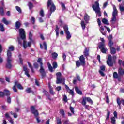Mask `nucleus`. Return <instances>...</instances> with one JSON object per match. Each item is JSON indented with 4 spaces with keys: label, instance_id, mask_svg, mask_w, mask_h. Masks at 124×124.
Wrapping results in <instances>:
<instances>
[{
    "label": "nucleus",
    "instance_id": "nucleus-48",
    "mask_svg": "<svg viewBox=\"0 0 124 124\" xmlns=\"http://www.w3.org/2000/svg\"><path fill=\"white\" fill-rule=\"evenodd\" d=\"M111 121L112 124H116V119L115 117H112L111 118Z\"/></svg>",
    "mask_w": 124,
    "mask_h": 124
},
{
    "label": "nucleus",
    "instance_id": "nucleus-17",
    "mask_svg": "<svg viewBox=\"0 0 124 124\" xmlns=\"http://www.w3.org/2000/svg\"><path fill=\"white\" fill-rule=\"evenodd\" d=\"M113 8L112 16L117 17V16H118V10H117L116 6L115 5H113Z\"/></svg>",
    "mask_w": 124,
    "mask_h": 124
},
{
    "label": "nucleus",
    "instance_id": "nucleus-63",
    "mask_svg": "<svg viewBox=\"0 0 124 124\" xmlns=\"http://www.w3.org/2000/svg\"><path fill=\"white\" fill-rule=\"evenodd\" d=\"M4 92H0V97H3L4 96Z\"/></svg>",
    "mask_w": 124,
    "mask_h": 124
},
{
    "label": "nucleus",
    "instance_id": "nucleus-62",
    "mask_svg": "<svg viewBox=\"0 0 124 124\" xmlns=\"http://www.w3.org/2000/svg\"><path fill=\"white\" fill-rule=\"evenodd\" d=\"M63 124H70V122H69V120H66L63 122Z\"/></svg>",
    "mask_w": 124,
    "mask_h": 124
},
{
    "label": "nucleus",
    "instance_id": "nucleus-15",
    "mask_svg": "<svg viewBox=\"0 0 124 124\" xmlns=\"http://www.w3.org/2000/svg\"><path fill=\"white\" fill-rule=\"evenodd\" d=\"M1 5L0 7V14L1 16H3L4 15V11L3 10V8L4 7V3L3 2H1Z\"/></svg>",
    "mask_w": 124,
    "mask_h": 124
},
{
    "label": "nucleus",
    "instance_id": "nucleus-51",
    "mask_svg": "<svg viewBox=\"0 0 124 124\" xmlns=\"http://www.w3.org/2000/svg\"><path fill=\"white\" fill-rule=\"evenodd\" d=\"M37 62L40 63V66H41V65H43V64L42 63V59H41V58H39Z\"/></svg>",
    "mask_w": 124,
    "mask_h": 124
},
{
    "label": "nucleus",
    "instance_id": "nucleus-20",
    "mask_svg": "<svg viewBox=\"0 0 124 124\" xmlns=\"http://www.w3.org/2000/svg\"><path fill=\"white\" fill-rule=\"evenodd\" d=\"M117 103L119 106H121V103L124 106V100H120V98H117Z\"/></svg>",
    "mask_w": 124,
    "mask_h": 124
},
{
    "label": "nucleus",
    "instance_id": "nucleus-57",
    "mask_svg": "<svg viewBox=\"0 0 124 124\" xmlns=\"http://www.w3.org/2000/svg\"><path fill=\"white\" fill-rule=\"evenodd\" d=\"M63 100L65 102H67V97L66 96V95H63Z\"/></svg>",
    "mask_w": 124,
    "mask_h": 124
},
{
    "label": "nucleus",
    "instance_id": "nucleus-54",
    "mask_svg": "<svg viewBox=\"0 0 124 124\" xmlns=\"http://www.w3.org/2000/svg\"><path fill=\"white\" fill-rule=\"evenodd\" d=\"M26 92L28 93H31V88H27L26 90Z\"/></svg>",
    "mask_w": 124,
    "mask_h": 124
},
{
    "label": "nucleus",
    "instance_id": "nucleus-22",
    "mask_svg": "<svg viewBox=\"0 0 124 124\" xmlns=\"http://www.w3.org/2000/svg\"><path fill=\"white\" fill-rule=\"evenodd\" d=\"M119 9L121 11V12H124V2H122V3L121 4H119Z\"/></svg>",
    "mask_w": 124,
    "mask_h": 124
},
{
    "label": "nucleus",
    "instance_id": "nucleus-49",
    "mask_svg": "<svg viewBox=\"0 0 124 124\" xmlns=\"http://www.w3.org/2000/svg\"><path fill=\"white\" fill-rule=\"evenodd\" d=\"M114 45V42L113 41H109L108 46H109L110 48L112 47V46Z\"/></svg>",
    "mask_w": 124,
    "mask_h": 124
},
{
    "label": "nucleus",
    "instance_id": "nucleus-41",
    "mask_svg": "<svg viewBox=\"0 0 124 124\" xmlns=\"http://www.w3.org/2000/svg\"><path fill=\"white\" fill-rule=\"evenodd\" d=\"M0 31L2 32L4 31V26H3V24L1 23H0Z\"/></svg>",
    "mask_w": 124,
    "mask_h": 124
},
{
    "label": "nucleus",
    "instance_id": "nucleus-29",
    "mask_svg": "<svg viewBox=\"0 0 124 124\" xmlns=\"http://www.w3.org/2000/svg\"><path fill=\"white\" fill-rule=\"evenodd\" d=\"M116 17V16H112V17L111 20V23L113 24H115V23H116V21H117V18Z\"/></svg>",
    "mask_w": 124,
    "mask_h": 124
},
{
    "label": "nucleus",
    "instance_id": "nucleus-47",
    "mask_svg": "<svg viewBox=\"0 0 124 124\" xmlns=\"http://www.w3.org/2000/svg\"><path fill=\"white\" fill-rule=\"evenodd\" d=\"M19 61L20 63L21 64H23V59H22V56H21V54H19Z\"/></svg>",
    "mask_w": 124,
    "mask_h": 124
},
{
    "label": "nucleus",
    "instance_id": "nucleus-32",
    "mask_svg": "<svg viewBox=\"0 0 124 124\" xmlns=\"http://www.w3.org/2000/svg\"><path fill=\"white\" fill-rule=\"evenodd\" d=\"M81 65H82V64L80 62V61H76V66H77V67H80Z\"/></svg>",
    "mask_w": 124,
    "mask_h": 124
},
{
    "label": "nucleus",
    "instance_id": "nucleus-39",
    "mask_svg": "<svg viewBox=\"0 0 124 124\" xmlns=\"http://www.w3.org/2000/svg\"><path fill=\"white\" fill-rule=\"evenodd\" d=\"M59 30H60V29H59V27L58 26V25H56V28H55V31H56L57 36H59Z\"/></svg>",
    "mask_w": 124,
    "mask_h": 124
},
{
    "label": "nucleus",
    "instance_id": "nucleus-23",
    "mask_svg": "<svg viewBox=\"0 0 124 124\" xmlns=\"http://www.w3.org/2000/svg\"><path fill=\"white\" fill-rule=\"evenodd\" d=\"M48 87L49 88V92L51 94L54 95V94H55V92L53 91V88H52V86H51V83H48Z\"/></svg>",
    "mask_w": 124,
    "mask_h": 124
},
{
    "label": "nucleus",
    "instance_id": "nucleus-2",
    "mask_svg": "<svg viewBox=\"0 0 124 124\" xmlns=\"http://www.w3.org/2000/svg\"><path fill=\"white\" fill-rule=\"evenodd\" d=\"M92 8L95 11L96 15L98 17H101V12L100 11V8L99 7V3L98 1L95 2V4L92 5Z\"/></svg>",
    "mask_w": 124,
    "mask_h": 124
},
{
    "label": "nucleus",
    "instance_id": "nucleus-25",
    "mask_svg": "<svg viewBox=\"0 0 124 124\" xmlns=\"http://www.w3.org/2000/svg\"><path fill=\"white\" fill-rule=\"evenodd\" d=\"M100 31L102 33L103 35H106V31H104V28H103V26H101L100 27Z\"/></svg>",
    "mask_w": 124,
    "mask_h": 124
},
{
    "label": "nucleus",
    "instance_id": "nucleus-26",
    "mask_svg": "<svg viewBox=\"0 0 124 124\" xmlns=\"http://www.w3.org/2000/svg\"><path fill=\"white\" fill-rule=\"evenodd\" d=\"M4 95H6V96H9L10 95V92L7 89H5L4 91Z\"/></svg>",
    "mask_w": 124,
    "mask_h": 124
},
{
    "label": "nucleus",
    "instance_id": "nucleus-8",
    "mask_svg": "<svg viewBox=\"0 0 124 124\" xmlns=\"http://www.w3.org/2000/svg\"><path fill=\"white\" fill-rule=\"evenodd\" d=\"M14 51V46L11 45L8 46V49L7 51V55L8 57L11 58V56L12 53L11 52H13Z\"/></svg>",
    "mask_w": 124,
    "mask_h": 124
},
{
    "label": "nucleus",
    "instance_id": "nucleus-16",
    "mask_svg": "<svg viewBox=\"0 0 124 124\" xmlns=\"http://www.w3.org/2000/svg\"><path fill=\"white\" fill-rule=\"evenodd\" d=\"M5 117L7 118V120H8V121L11 123V124H14V122L13 121V119L10 117L8 113H6Z\"/></svg>",
    "mask_w": 124,
    "mask_h": 124
},
{
    "label": "nucleus",
    "instance_id": "nucleus-18",
    "mask_svg": "<svg viewBox=\"0 0 124 124\" xmlns=\"http://www.w3.org/2000/svg\"><path fill=\"white\" fill-rule=\"evenodd\" d=\"M65 88L66 90H67V91L69 92L70 94H71V95H73V94L74 93V92H73L72 90H70L69 89V87L68 86H67V85H65Z\"/></svg>",
    "mask_w": 124,
    "mask_h": 124
},
{
    "label": "nucleus",
    "instance_id": "nucleus-9",
    "mask_svg": "<svg viewBox=\"0 0 124 124\" xmlns=\"http://www.w3.org/2000/svg\"><path fill=\"white\" fill-rule=\"evenodd\" d=\"M99 48L100 49L102 53L103 54H106L107 48L105 47V44H104V43H101L99 46Z\"/></svg>",
    "mask_w": 124,
    "mask_h": 124
},
{
    "label": "nucleus",
    "instance_id": "nucleus-38",
    "mask_svg": "<svg viewBox=\"0 0 124 124\" xmlns=\"http://www.w3.org/2000/svg\"><path fill=\"white\" fill-rule=\"evenodd\" d=\"M52 57L53 59H57L58 58V53L53 52L52 53Z\"/></svg>",
    "mask_w": 124,
    "mask_h": 124
},
{
    "label": "nucleus",
    "instance_id": "nucleus-64",
    "mask_svg": "<svg viewBox=\"0 0 124 124\" xmlns=\"http://www.w3.org/2000/svg\"><path fill=\"white\" fill-rule=\"evenodd\" d=\"M34 67L35 68H38V64L36 62L33 64Z\"/></svg>",
    "mask_w": 124,
    "mask_h": 124
},
{
    "label": "nucleus",
    "instance_id": "nucleus-44",
    "mask_svg": "<svg viewBox=\"0 0 124 124\" xmlns=\"http://www.w3.org/2000/svg\"><path fill=\"white\" fill-rule=\"evenodd\" d=\"M2 22H3V23H4V24H5V25H8V24H9V22H8V21L6 20V19H5V18H3Z\"/></svg>",
    "mask_w": 124,
    "mask_h": 124
},
{
    "label": "nucleus",
    "instance_id": "nucleus-35",
    "mask_svg": "<svg viewBox=\"0 0 124 124\" xmlns=\"http://www.w3.org/2000/svg\"><path fill=\"white\" fill-rule=\"evenodd\" d=\"M28 6H29V8L30 10L32 9L33 7V4H32V3L31 2H28Z\"/></svg>",
    "mask_w": 124,
    "mask_h": 124
},
{
    "label": "nucleus",
    "instance_id": "nucleus-55",
    "mask_svg": "<svg viewBox=\"0 0 124 124\" xmlns=\"http://www.w3.org/2000/svg\"><path fill=\"white\" fill-rule=\"evenodd\" d=\"M43 46L44 47L45 50H47V43H46V42H44Z\"/></svg>",
    "mask_w": 124,
    "mask_h": 124
},
{
    "label": "nucleus",
    "instance_id": "nucleus-13",
    "mask_svg": "<svg viewBox=\"0 0 124 124\" xmlns=\"http://www.w3.org/2000/svg\"><path fill=\"white\" fill-rule=\"evenodd\" d=\"M79 62L81 63V65L82 66H85V64H86V61H85V57L84 55H81L80 57H79Z\"/></svg>",
    "mask_w": 124,
    "mask_h": 124
},
{
    "label": "nucleus",
    "instance_id": "nucleus-60",
    "mask_svg": "<svg viewBox=\"0 0 124 124\" xmlns=\"http://www.w3.org/2000/svg\"><path fill=\"white\" fill-rule=\"evenodd\" d=\"M61 6L62 7V10H65V5H64V3H61Z\"/></svg>",
    "mask_w": 124,
    "mask_h": 124
},
{
    "label": "nucleus",
    "instance_id": "nucleus-34",
    "mask_svg": "<svg viewBox=\"0 0 124 124\" xmlns=\"http://www.w3.org/2000/svg\"><path fill=\"white\" fill-rule=\"evenodd\" d=\"M16 86H17L18 89H19V90H23L24 88H23V86H22V85H21L20 84H17V82H16Z\"/></svg>",
    "mask_w": 124,
    "mask_h": 124
},
{
    "label": "nucleus",
    "instance_id": "nucleus-10",
    "mask_svg": "<svg viewBox=\"0 0 124 124\" xmlns=\"http://www.w3.org/2000/svg\"><path fill=\"white\" fill-rule=\"evenodd\" d=\"M49 7H50V10L48 12V18H50V16H51L52 13L54 12L56 10V6H55V4L50 6Z\"/></svg>",
    "mask_w": 124,
    "mask_h": 124
},
{
    "label": "nucleus",
    "instance_id": "nucleus-40",
    "mask_svg": "<svg viewBox=\"0 0 124 124\" xmlns=\"http://www.w3.org/2000/svg\"><path fill=\"white\" fill-rule=\"evenodd\" d=\"M28 65L30 67V68H31V72H32V73H33V72H34V70H33V68L32 67V66H31V63H30V62H27Z\"/></svg>",
    "mask_w": 124,
    "mask_h": 124
},
{
    "label": "nucleus",
    "instance_id": "nucleus-59",
    "mask_svg": "<svg viewBox=\"0 0 124 124\" xmlns=\"http://www.w3.org/2000/svg\"><path fill=\"white\" fill-rule=\"evenodd\" d=\"M109 118H110V111H108L106 120H108L109 119Z\"/></svg>",
    "mask_w": 124,
    "mask_h": 124
},
{
    "label": "nucleus",
    "instance_id": "nucleus-12",
    "mask_svg": "<svg viewBox=\"0 0 124 124\" xmlns=\"http://www.w3.org/2000/svg\"><path fill=\"white\" fill-rule=\"evenodd\" d=\"M11 57H7V63L6 64V67L7 68H9L10 69L12 67V65H11Z\"/></svg>",
    "mask_w": 124,
    "mask_h": 124
},
{
    "label": "nucleus",
    "instance_id": "nucleus-7",
    "mask_svg": "<svg viewBox=\"0 0 124 124\" xmlns=\"http://www.w3.org/2000/svg\"><path fill=\"white\" fill-rule=\"evenodd\" d=\"M47 65L49 71L50 72H54V69H56V68L58 67V63L56 62H53L52 63L53 67L50 63H48Z\"/></svg>",
    "mask_w": 124,
    "mask_h": 124
},
{
    "label": "nucleus",
    "instance_id": "nucleus-28",
    "mask_svg": "<svg viewBox=\"0 0 124 124\" xmlns=\"http://www.w3.org/2000/svg\"><path fill=\"white\" fill-rule=\"evenodd\" d=\"M110 53L112 55H115L116 54V48L113 47H110Z\"/></svg>",
    "mask_w": 124,
    "mask_h": 124
},
{
    "label": "nucleus",
    "instance_id": "nucleus-19",
    "mask_svg": "<svg viewBox=\"0 0 124 124\" xmlns=\"http://www.w3.org/2000/svg\"><path fill=\"white\" fill-rule=\"evenodd\" d=\"M23 70H24V71H25V75H26L27 76V77H30V73H29V69H28L27 66H24L23 67Z\"/></svg>",
    "mask_w": 124,
    "mask_h": 124
},
{
    "label": "nucleus",
    "instance_id": "nucleus-58",
    "mask_svg": "<svg viewBox=\"0 0 124 124\" xmlns=\"http://www.w3.org/2000/svg\"><path fill=\"white\" fill-rule=\"evenodd\" d=\"M7 102H8V103H11V98H10V97L8 96L7 98Z\"/></svg>",
    "mask_w": 124,
    "mask_h": 124
},
{
    "label": "nucleus",
    "instance_id": "nucleus-5",
    "mask_svg": "<svg viewBox=\"0 0 124 124\" xmlns=\"http://www.w3.org/2000/svg\"><path fill=\"white\" fill-rule=\"evenodd\" d=\"M31 112H32L36 118L37 123H40V120H39V117H38V111L37 110H35V108H34V106H33L31 107Z\"/></svg>",
    "mask_w": 124,
    "mask_h": 124
},
{
    "label": "nucleus",
    "instance_id": "nucleus-37",
    "mask_svg": "<svg viewBox=\"0 0 124 124\" xmlns=\"http://www.w3.org/2000/svg\"><path fill=\"white\" fill-rule=\"evenodd\" d=\"M85 98L87 101L88 102H89V103H91L92 104L93 103V100H91V98L85 97Z\"/></svg>",
    "mask_w": 124,
    "mask_h": 124
},
{
    "label": "nucleus",
    "instance_id": "nucleus-4",
    "mask_svg": "<svg viewBox=\"0 0 124 124\" xmlns=\"http://www.w3.org/2000/svg\"><path fill=\"white\" fill-rule=\"evenodd\" d=\"M56 83L57 84H62V82L64 80V78H62V73L58 72L56 74Z\"/></svg>",
    "mask_w": 124,
    "mask_h": 124
},
{
    "label": "nucleus",
    "instance_id": "nucleus-45",
    "mask_svg": "<svg viewBox=\"0 0 124 124\" xmlns=\"http://www.w3.org/2000/svg\"><path fill=\"white\" fill-rule=\"evenodd\" d=\"M84 55L85 57H88V56H89V51L87 48H85V51L84 52Z\"/></svg>",
    "mask_w": 124,
    "mask_h": 124
},
{
    "label": "nucleus",
    "instance_id": "nucleus-24",
    "mask_svg": "<svg viewBox=\"0 0 124 124\" xmlns=\"http://www.w3.org/2000/svg\"><path fill=\"white\" fill-rule=\"evenodd\" d=\"M84 20L87 23H89V21H90V16L87 14H85Z\"/></svg>",
    "mask_w": 124,
    "mask_h": 124
},
{
    "label": "nucleus",
    "instance_id": "nucleus-33",
    "mask_svg": "<svg viewBox=\"0 0 124 124\" xmlns=\"http://www.w3.org/2000/svg\"><path fill=\"white\" fill-rule=\"evenodd\" d=\"M102 22L105 25H109V22H108V20L107 19H106V18H103L102 20Z\"/></svg>",
    "mask_w": 124,
    "mask_h": 124
},
{
    "label": "nucleus",
    "instance_id": "nucleus-3",
    "mask_svg": "<svg viewBox=\"0 0 124 124\" xmlns=\"http://www.w3.org/2000/svg\"><path fill=\"white\" fill-rule=\"evenodd\" d=\"M124 74V69L123 70L122 68H120L118 70V73L114 72L113 74V76L114 79H118L119 77L121 76H123Z\"/></svg>",
    "mask_w": 124,
    "mask_h": 124
},
{
    "label": "nucleus",
    "instance_id": "nucleus-27",
    "mask_svg": "<svg viewBox=\"0 0 124 124\" xmlns=\"http://www.w3.org/2000/svg\"><path fill=\"white\" fill-rule=\"evenodd\" d=\"M10 113L11 114V115L13 116V117L15 119H17V118H18V114H17V113L11 111L10 112Z\"/></svg>",
    "mask_w": 124,
    "mask_h": 124
},
{
    "label": "nucleus",
    "instance_id": "nucleus-36",
    "mask_svg": "<svg viewBox=\"0 0 124 124\" xmlns=\"http://www.w3.org/2000/svg\"><path fill=\"white\" fill-rule=\"evenodd\" d=\"M80 24L81 25V27L82 28V29L85 30V29H86V24H85V21H81Z\"/></svg>",
    "mask_w": 124,
    "mask_h": 124
},
{
    "label": "nucleus",
    "instance_id": "nucleus-30",
    "mask_svg": "<svg viewBox=\"0 0 124 124\" xmlns=\"http://www.w3.org/2000/svg\"><path fill=\"white\" fill-rule=\"evenodd\" d=\"M54 5V2H53V1L52 0H48L47 6L50 7Z\"/></svg>",
    "mask_w": 124,
    "mask_h": 124
},
{
    "label": "nucleus",
    "instance_id": "nucleus-53",
    "mask_svg": "<svg viewBox=\"0 0 124 124\" xmlns=\"http://www.w3.org/2000/svg\"><path fill=\"white\" fill-rule=\"evenodd\" d=\"M60 112L61 115H62V116L63 117H64V110H63V109H61L60 110Z\"/></svg>",
    "mask_w": 124,
    "mask_h": 124
},
{
    "label": "nucleus",
    "instance_id": "nucleus-46",
    "mask_svg": "<svg viewBox=\"0 0 124 124\" xmlns=\"http://www.w3.org/2000/svg\"><path fill=\"white\" fill-rule=\"evenodd\" d=\"M86 101H87V100H86V98L84 97L81 103L82 105L84 106L86 105V104H87V102H86Z\"/></svg>",
    "mask_w": 124,
    "mask_h": 124
},
{
    "label": "nucleus",
    "instance_id": "nucleus-50",
    "mask_svg": "<svg viewBox=\"0 0 124 124\" xmlns=\"http://www.w3.org/2000/svg\"><path fill=\"white\" fill-rule=\"evenodd\" d=\"M16 8L17 11L19 12V13H21L22 12V10L21 9V8H20V7L16 6Z\"/></svg>",
    "mask_w": 124,
    "mask_h": 124
},
{
    "label": "nucleus",
    "instance_id": "nucleus-6",
    "mask_svg": "<svg viewBox=\"0 0 124 124\" xmlns=\"http://www.w3.org/2000/svg\"><path fill=\"white\" fill-rule=\"evenodd\" d=\"M63 28L66 34L67 40H70V38H71V34H70V32L68 31V26L67 25H64Z\"/></svg>",
    "mask_w": 124,
    "mask_h": 124
},
{
    "label": "nucleus",
    "instance_id": "nucleus-43",
    "mask_svg": "<svg viewBox=\"0 0 124 124\" xmlns=\"http://www.w3.org/2000/svg\"><path fill=\"white\" fill-rule=\"evenodd\" d=\"M57 121H56V124H62V120L61 119V118L58 117L56 119Z\"/></svg>",
    "mask_w": 124,
    "mask_h": 124
},
{
    "label": "nucleus",
    "instance_id": "nucleus-61",
    "mask_svg": "<svg viewBox=\"0 0 124 124\" xmlns=\"http://www.w3.org/2000/svg\"><path fill=\"white\" fill-rule=\"evenodd\" d=\"M101 71H104L105 70V66L102 65L100 67Z\"/></svg>",
    "mask_w": 124,
    "mask_h": 124
},
{
    "label": "nucleus",
    "instance_id": "nucleus-1",
    "mask_svg": "<svg viewBox=\"0 0 124 124\" xmlns=\"http://www.w3.org/2000/svg\"><path fill=\"white\" fill-rule=\"evenodd\" d=\"M19 35L21 38H18V43L22 45L23 44V48L27 49L28 47H31V42H28L26 41V32L23 28L19 29Z\"/></svg>",
    "mask_w": 124,
    "mask_h": 124
},
{
    "label": "nucleus",
    "instance_id": "nucleus-31",
    "mask_svg": "<svg viewBox=\"0 0 124 124\" xmlns=\"http://www.w3.org/2000/svg\"><path fill=\"white\" fill-rule=\"evenodd\" d=\"M16 29H20V27H21V22L19 21H17L15 23Z\"/></svg>",
    "mask_w": 124,
    "mask_h": 124
},
{
    "label": "nucleus",
    "instance_id": "nucleus-52",
    "mask_svg": "<svg viewBox=\"0 0 124 124\" xmlns=\"http://www.w3.org/2000/svg\"><path fill=\"white\" fill-rule=\"evenodd\" d=\"M29 39L31 41H32V34L31 32H29Z\"/></svg>",
    "mask_w": 124,
    "mask_h": 124
},
{
    "label": "nucleus",
    "instance_id": "nucleus-42",
    "mask_svg": "<svg viewBox=\"0 0 124 124\" xmlns=\"http://www.w3.org/2000/svg\"><path fill=\"white\" fill-rule=\"evenodd\" d=\"M39 15L41 16V17H44V11H43V9H41L40 11Z\"/></svg>",
    "mask_w": 124,
    "mask_h": 124
},
{
    "label": "nucleus",
    "instance_id": "nucleus-14",
    "mask_svg": "<svg viewBox=\"0 0 124 124\" xmlns=\"http://www.w3.org/2000/svg\"><path fill=\"white\" fill-rule=\"evenodd\" d=\"M40 73H41L42 77H44L45 75H46V72H45V70L44 69V68L43 67V65H41L40 66V68L39 70Z\"/></svg>",
    "mask_w": 124,
    "mask_h": 124
},
{
    "label": "nucleus",
    "instance_id": "nucleus-11",
    "mask_svg": "<svg viewBox=\"0 0 124 124\" xmlns=\"http://www.w3.org/2000/svg\"><path fill=\"white\" fill-rule=\"evenodd\" d=\"M107 63L109 66H113V62H112V56L111 55L108 56Z\"/></svg>",
    "mask_w": 124,
    "mask_h": 124
},
{
    "label": "nucleus",
    "instance_id": "nucleus-56",
    "mask_svg": "<svg viewBox=\"0 0 124 124\" xmlns=\"http://www.w3.org/2000/svg\"><path fill=\"white\" fill-rule=\"evenodd\" d=\"M99 73L100 74V75L101 76L104 77L105 76V74H104V73L103 72V71H101V70H99Z\"/></svg>",
    "mask_w": 124,
    "mask_h": 124
},
{
    "label": "nucleus",
    "instance_id": "nucleus-21",
    "mask_svg": "<svg viewBox=\"0 0 124 124\" xmlns=\"http://www.w3.org/2000/svg\"><path fill=\"white\" fill-rule=\"evenodd\" d=\"M75 91L77 93H78V94H80V95H82L83 94V93L80 89H79V88L78 87H75Z\"/></svg>",
    "mask_w": 124,
    "mask_h": 124
}]
</instances>
